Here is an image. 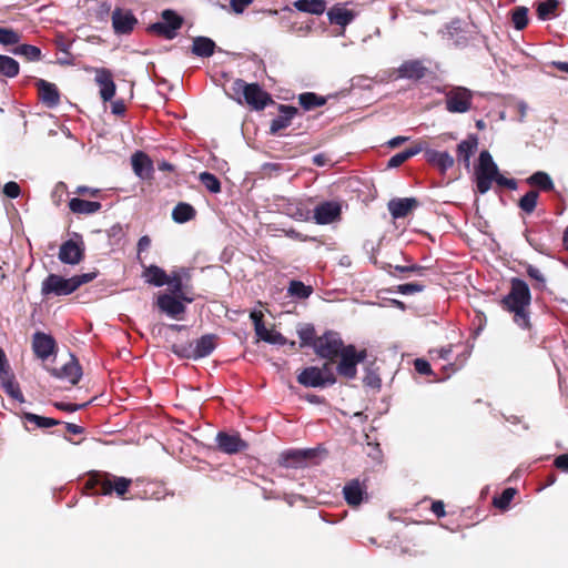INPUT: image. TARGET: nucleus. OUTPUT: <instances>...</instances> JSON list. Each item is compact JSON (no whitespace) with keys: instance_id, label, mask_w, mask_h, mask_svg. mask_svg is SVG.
<instances>
[{"instance_id":"338daca9","label":"nucleus","mask_w":568,"mask_h":568,"mask_svg":"<svg viewBox=\"0 0 568 568\" xmlns=\"http://www.w3.org/2000/svg\"><path fill=\"white\" fill-rule=\"evenodd\" d=\"M527 274L529 275V277H531L532 280H536L540 283H545V276L544 274L540 272L539 268L532 266V265H528L527 267Z\"/></svg>"},{"instance_id":"39448f33","label":"nucleus","mask_w":568,"mask_h":568,"mask_svg":"<svg viewBox=\"0 0 568 568\" xmlns=\"http://www.w3.org/2000/svg\"><path fill=\"white\" fill-rule=\"evenodd\" d=\"M449 113H467L473 108L474 92L465 87H447L442 91Z\"/></svg>"},{"instance_id":"774afa93","label":"nucleus","mask_w":568,"mask_h":568,"mask_svg":"<svg viewBox=\"0 0 568 568\" xmlns=\"http://www.w3.org/2000/svg\"><path fill=\"white\" fill-rule=\"evenodd\" d=\"M432 511L438 517L442 518L446 515L444 503L440 500L434 501L432 504Z\"/></svg>"},{"instance_id":"de8ad7c7","label":"nucleus","mask_w":568,"mask_h":568,"mask_svg":"<svg viewBox=\"0 0 568 568\" xmlns=\"http://www.w3.org/2000/svg\"><path fill=\"white\" fill-rule=\"evenodd\" d=\"M14 54L23 55L29 61H38L41 58V50L31 44H21L13 50Z\"/></svg>"},{"instance_id":"69168bd1","label":"nucleus","mask_w":568,"mask_h":568,"mask_svg":"<svg viewBox=\"0 0 568 568\" xmlns=\"http://www.w3.org/2000/svg\"><path fill=\"white\" fill-rule=\"evenodd\" d=\"M554 464L561 471L568 473V454L557 456Z\"/></svg>"},{"instance_id":"473e14b6","label":"nucleus","mask_w":568,"mask_h":568,"mask_svg":"<svg viewBox=\"0 0 568 568\" xmlns=\"http://www.w3.org/2000/svg\"><path fill=\"white\" fill-rule=\"evenodd\" d=\"M256 336L268 343L274 345H284L286 344V338L276 331L267 329L264 325V323H256Z\"/></svg>"},{"instance_id":"f8f14e48","label":"nucleus","mask_w":568,"mask_h":568,"mask_svg":"<svg viewBox=\"0 0 568 568\" xmlns=\"http://www.w3.org/2000/svg\"><path fill=\"white\" fill-rule=\"evenodd\" d=\"M138 19L126 9L116 8L112 12V27L115 34H128L132 32Z\"/></svg>"},{"instance_id":"ddd939ff","label":"nucleus","mask_w":568,"mask_h":568,"mask_svg":"<svg viewBox=\"0 0 568 568\" xmlns=\"http://www.w3.org/2000/svg\"><path fill=\"white\" fill-rule=\"evenodd\" d=\"M94 81L100 88V97L104 102L111 101L115 94V83L112 72L105 68L93 69Z\"/></svg>"},{"instance_id":"20e7f679","label":"nucleus","mask_w":568,"mask_h":568,"mask_svg":"<svg viewBox=\"0 0 568 568\" xmlns=\"http://www.w3.org/2000/svg\"><path fill=\"white\" fill-rule=\"evenodd\" d=\"M498 172V166L494 162L491 154L486 150L481 151L475 170L476 187L480 194H485L490 190Z\"/></svg>"},{"instance_id":"bb28decb","label":"nucleus","mask_w":568,"mask_h":568,"mask_svg":"<svg viewBox=\"0 0 568 568\" xmlns=\"http://www.w3.org/2000/svg\"><path fill=\"white\" fill-rule=\"evenodd\" d=\"M327 18L331 23L345 28L355 19V13L343 4H336L327 11Z\"/></svg>"},{"instance_id":"bf43d9fd","label":"nucleus","mask_w":568,"mask_h":568,"mask_svg":"<svg viewBox=\"0 0 568 568\" xmlns=\"http://www.w3.org/2000/svg\"><path fill=\"white\" fill-rule=\"evenodd\" d=\"M252 2L253 0H230V6L235 13L241 14Z\"/></svg>"},{"instance_id":"5701e85b","label":"nucleus","mask_w":568,"mask_h":568,"mask_svg":"<svg viewBox=\"0 0 568 568\" xmlns=\"http://www.w3.org/2000/svg\"><path fill=\"white\" fill-rule=\"evenodd\" d=\"M388 211L394 219H402L417 206L414 197L393 199L387 204Z\"/></svg>"},{"instance_id":"2eb2a0df","label":"nucleus","mask_w":568,"mask_h":568,"mask_svg":"<svg viewBox=\"0 0 568 568\" xmlns=\"http://www.w3.org/2000/svg\"><path fill=\"white\" fill-rule=\"evenodd\" d=\"M217 448L229 455L236 454L244 450L247 444L239 436L220 432L216 435Z\"/></svg>"},{"instance_id":"864d4df0","label":"nucleus","mask_w":568,"mask_h":568,"mask_svg":"<svg viewBox=\"0 0 568 568\" xmlns=\"http://www.w3.org/2000/svg\"><path fill=\"white\" fill-rule=\"evenodd\" d=\"M286 213L296 221H306L310 219V211L298 206L290 205Z\"/></svg>"},{"instance_id":"c85d7f7f","label":"nucleus","mask_w":568,"mask_h":568,"mask_svg":"<svg viewBox=\"0 0 568 568\" xmlns=\"http://www.w3.org/2000/svg\"><path fill=\"white\" fill-rule=\"evenodd\" d=\"M216 44L207 37H195L192 44V53L200 58H210L214 54Z\"/></svg>"},{"instance_id":"8fccbe9b","label":"nucleus","mask_w":568,"mask_h":568,"mask_svg":"<svg viewBox=\"0 0 568 568\" xmlns=\"http://www.w3.org/2000/svg\"><path fill=\"white\" fill-rule=\"evenodd\" d=\"M557 0H546L537 7V14L540 20H548L558 7Z\"/></svg>"},{"instance_id":"6ab92c4d","label":"nucleus","mask_w":568,"mask_h":568,"mask_svg":"<svg viewBox=\"0 0 568 568\" xmlns=\"http://www.w3.org/2000/svg\"><path fill=\"white\" fill-rule=\"evenodd\" d=\"M426 72L427 68L419 60L405 61L397 70L398 78L408 80H420Z\"/></svg>"},{"instance_id":"9b49d317","label":"nucleus","mask_w":568,"mask_h":568,"mask_svg":"<svg viewBox=\"0 0 568 568\" xmlns=\"http://www.w3.org/2000/svg\"><path fill=\"white\" fill-rule=\"evenodd\" d=\"M440 32L443 38L452 41L455 47L464 48L469 42L468 31L464 28L460 19H453Z\"/></svg>"},{"instance_id":"a18cd8bd","label":"nucleus","mask_w":568,"mask_h":568,"mask_svg":"<svg viewBox=\"0 0 568 568\" xmlns=\"http://www.w3.org/2000/svg\"><path fill=\"white\" fill-rule=\"evenodd\" d=\"M538 196L537 191H528L518 202L520 210L527 214L532 213L537 206Z\"/></svg>"},{"instance_id":"f704fd0d","label":"nucleus","mask_w":568,"mask_h":568,"mask_svg":"<svg viewBox=\"0 0 568 568\" xmlns=\"http://www.w3.org/2000/svg\"><path fill=\"white\" fill-rule=\"evenodd\" d=\"M423 150H424V144L423 143H418L415 146H412L409 149H406L405 151L396 153L395 155H393L388 160L387 166L390 168V169L398 168L404 162H406L408 159H410L412 156L418 154Z\"/></svg>"},{"instance_id":"603ef678","label":"nucleus","mask_w":568,"mask_h":568,"mask_svg":"<svg viewBox=\"0 0 568 568\" xmlns=\"http://www.w3.org/2000/svg\"><path fill=\"white\" fill-rule=\"evenodd\" d=\"M20 41L19 34L12 29L0 28V43L3 45L17 44Z\"/></svg>"},{"instance_id":"0e129e2a","label":"nucleus","mask_w":568,"mask_h":568,"mask_svg":"<svg viewBox=\"0 0 568 568\" xmlns=\"http://www.w3.org/2000/svg\"><path fill=\"white\" fill-rule=\"evenodd\" d=\"M172 349H173V353H175L176 355H179L181 357L191 358L192 357L193 345H189V346L174 345L172 347Z\"/></svg>"},{"instance_id":"412c9836","label":"nucleus","mask_w":568,"mask_h":568,"mask_svg":"<svg viewBox=\"0 0 568 568\" xmlns=\"http://www.w3.org/2000/svg\"><path fill=\"white\" fill-rule=\"evenodd\" d=\"M297 382L305 387L323 388L327 384L321 375L320 367L310 366L297 375Z\"/></svg>"},{"instance_id":"3c124183","label":"nucleus","mask_w":568,"mask_h":568,"mask_svg":"<svg viewBox=\"0 0 568 568\" xmlns=\"http://www.w3.org/2000/svg\"><path fill=\"white\" fill-rule=\"evenodd\" d=\"M516 494V489L506 488L501 495L494 499V505L499 509H506Z\"/></svg>"},{"instance_id":"6e6552de","label":"nucleus","mask_w":568,"mask_h":568,"mask_svg":"<svg viewBox=\"0 0 568 568\" xmlns=\"http://www.w3.org/2000/svg\"><path fill=\"white\" fill-rule=\"evenodd\" d=\"M182 24L183 18L175 11L166 9L161 14V21L153 23L150 30L168 40H172L178 36V30L181 29Z\"/></svg>"},{"instance_id":"0eeeda50","label":"nucleus","mask_w":568,"mask_h":568,"mask_svg":"<svg viewBox=\"0 0 568 568\" xmlns=\"http://www.w3.org/2000/svg\"><path fill=\"white\" fill-rule=\"evenodd\" d=\"M346 347L339 333L327 331L322 336L316 338L314 343V352L322 358L334 359L338 357L339 353Z\"/></svg>"},{"instance_id":"c03bdc74","label":"nucleus","mask_w":568,"mask_h":568,"mask_svg":"<svg viewBox=\"0 0 568 568\" xmlns=\"http://www.w3.org/2000/svg\"><path fill=\"white\" fill-rule=\"evenodd\" d=\"M2 382V386L8 395L13 397L14 399L23 403L24 397L18 386V384L14 383L13 377L8 374V376L0 377Z\"/></svg>"},{"instance_id":"e2e57ef3","label":"nucleus","mask_w":568,"mask_h":568,"mask_svg":"<svg viewBox=\"0 0 568 568\" xmlns=\"http://www.w3.org/2000/svg\"><path fill=\"white\" fill-rule=\"evenodd\" d=\"M494 182H496L500 186L508 187L509 190H515L517 187V182L514 179H507L504 175L499 174L496 179H494Z\"/></svg>"},{"instance_id":"79ce46f5","label":"nucleus","mask_w":568,"mask_h":568,"mask_svg":"<svg viewBox=\"0 0 568 568\" xmlns=\"http://www.w3.org/2000/svg\"><path fill=\"white\" fill-rule=\"evenodd\" d=\"M23 419L27 423L34 424V426L38 427V428H49V427H52V426H55V425L60 424V422L54 419V418L39 416L37 414H33V413H24L23 414Z\"/></svg>"},{"instance_id":"72a5a7b5","label":"nucleus","mask_w":568,"mask_h":568,"mask_svg":"<svg viewBox=\"0 0 568 568\" xmlns=\"http://www.w3.org/2000/svg\"><path fill=\"white\" fill-rule=\"evenodd\" d=\"M142 276L146 283L154 286H163L168 282L166 273L156 265L145 267Z\"/></svg>"},{"instance_id":"c9c22d12","label":"nucleus","mask_w":568,"mask_h":568,"mask_svg":"<svg viewBox=\"0 0 568 568\" xmlns=\"http://www.w3.org/2000/svg\"><path fill=\"white\" fill-rule=\"evenodd\" d=\"M294 7L301 12L322 14L326 9V3L324 0H297L294 2Z\"/></svg>"},{"instance_id":"e433bc0d","label":"nucleus","mask_w":568,"mask_h":568,"mask_svg":"<svg viewBox=\"0 0 568 568\" xmlns=\"http://www.w3.org/2000/svg\"><path fill=\"white\" fill-rule=\"evenodd\" d=\"M527 183L539 187L541 191H552L555 187L550 175L544 171H537L527 179Z\"/></svg>"},{"instance_id":"4468645a","label":"nucleus","mask_w":568,"mask_h":568,"mask_svg":"<svg viewBox=\"0 0 568 568\" xmlns=\"http://www.w3.org/2000/svg\"><path fill=\"white\" fill-rule=\"evenodd\" d=\"M39 100L48 108L52 109L60 103V92L54 83L38 79L36 82Z\"/></svg>"},{"instance_id":"9d476101","label":"nucleus","mask_w":568,"mask_h":568,"mask_svg":"<svg viewBox=\"0 0 568 568\" xmlns=\"http://www.w3.org/2000/svg\"><path fill=\"white\" fill-rule=\"evenodd\" d=\"M78 241L73 239L62 243L59 250V260L64 264L77 265L84 256V243L79 234L74 235Z\"/></svg>"},{"instance_id":"6e6d98bb","label":"nucleus","mask_w":568,"mask_h":568,"mask_svg":"<svg viewBox=\"0 0 568 568\" xmlns=\"http://www.w3.org/2000/svg\"><path fill=\"white\" fill-rule=\"evenodd\" d=\"M95 277H97V273L91 272V273H83V274L74 275L71 278H72L74 290L77 291L81 285L93 281Z\"/></svg>"},{"instance_id":"58836bf2","label":"nucleus","mask_w":568,"mask_h":568,"mask_svg":"<svg viewBox=\"0 0 568 568\" xmlns=\"http://www.w3.org/2000/svg\"><path fill=\"white\" fill-rule=\"evenodd\" d=\"M298 102L305 110L308 111V110H313L317 106L324 105L326 100H325V98L320 97L313 92H305V93L300 94Z\"/></svg>"},{"instance_id":"f03ea898","label":"nucleus","mask_w":568,"mask_h":568,"mask_svg":"<svg viewBox=\"0 0 568 568\" xmlns=\"http://www.w3.org/2000/svg\"><path fill=\"white\" fill-rule=\"evenodd\" d=\"M88 484L97 489V494L104 496L115 494L118 497H123L129 490L132 480L110 473L95 471L90 476Z\"/></svg>"},{"instance_id":"423d86ee","label":"nucleus","mask_w":568,"mask_h":568,"mask_svg":"<svg viewBox=\"0 0 568 568\" xmlns=\"http://www.w3.org/2000/svg\"><path fill=\"white\" fill-rule=\"evenodd\" d=\"M339 363L336 367L337 373L348 379H354L357 374V364L365 361L367 357L366 349L357 351L352 344L339 353Z\"/></svg>"},{"instance_id":"7ed1b4c3","label":"nucleus","mask_w":568,"mask_h":568,"mask_svg":"<svg viewBox=\"0 0 568 568\" xmlns=\"http://www.w3.org/2000/svg\"><path fill=\"white\" fill-rule=\"evenodd\" d=\"M233 98L237 102L244 101L255 110H263L270 101V95L256 83H246L242 79H236L232 84Z\"/></svg>"},{"instance_id":"5fc2aeb1","label":"nucleus","mask_w":568,"mask_h":568,"mask_svg":"<svg viewBox=\"0 0 568 568\" xmlns=\"http://www.w3.org/2000/svg\"><path fill=\"white\" fill-rule=\"evenodd\" d=\"M321 375L325 379L327 386H332L336 383V377L333 372V367L331 363H325L322 367H320Z\"/></svg>"},{"instance_id":"aec40b11","label":"nucleus","mask_w":568,"mask_h":568,"mask_svg":"<svg viewBox=\"0 0 568 568\" xmlns=\"http://www.w3.org/2000/svg\"><path fill=\"white\" fill-rule=\"evenodd\" d=\"M133 172L142 180L150 179L153 173V163L151 159L142 151H136L131 156Z\"/></svg>"},{"instance_id":"a211bd4d","label":"nucleus","mask_w":568,"mask_h":568,"mask_svg":"<svg viewBox=\"0 0 568 568\" xmlns=\"http://www.w3.org/2000/svg\"><path fill=\"white\" fill-rule=\"evenodd\" d=\"M50 373L54 377L59 379H65L72 385L78 384L82 376V369L79 363L73 357H71V359L68 363H65L61 368L50 369Z\"/></svg>"},{"instance_id":"4d7b16f0","label":"nucleus","mask_w":568,"mask_h":568,"mask_svg":"<svg viewBox=\"0 0 568 568\" xmlns=\"http://www.w3.org/2000/svg\"><path fill=\"white\" fill-rule=\"evenodd\" d=\"M424 290V285L419 283H405L398 285V292L403 295H410L414 293L422 292Z\"/></svg>"},{"instance_id":"f3484780","label":"nucleus","mask_w":568,"mask_h":568,"mask_svg":"<svg viewBox=\"0 0 568 568\" xmlns=\"http://www.w3.org/2000/svg\"><path fill=\"white\" fill-rule=\"evenodd\" d=\"M341 214V206L336 202H324L314 210V220L317 224H329Z\"/></svg>"},{"instance_id":"4be33fe9","label":"nucleus","mask_w":568,"mask_h":568,"mask_svg":"<svg viewBox=\"0 0 568 568\" xmlns=\"http://www.w3.org/2000/svg\"><path fill=\"white\" fill-rule=\"evenodd\" d=\"M423 151H425L427 162L437 166L442 173H445L448 169L453 168L455 163L454 158L446 151L439 152L425 146Z\"/></svg>"},{"instance_id":"b1692460","label":"nucleus","mask_w":568,"mask_h":568,"mask_svg":"<svg viewBox=\"0 0 568 568\" xmlns=\"http://www.w3.org/2000/svg\"><path fill=\"white\" fill-rule=\"evenodd\" d=\"M296 113L297 109L295 106L284 104L280 105V114L272 120L270 125L271 133L275 134L287 128Z\"/></svg>"},{"instance_id":"2f4dec72","label":"nucleus","mask_w":568,"mask_h":568,"mask_svg":"<svg viewBox=\"0 0 568 568\" xmlns=\"http://www.w3.org/2000/svg\"><path fill=\"white\" fill-rule=\"evenodd\" d=\"M69 209L75 214H94L101 209L100 202L87 201L73 197L69 202Z\"/></svg>"},{"instance_id":"f257e3e1","label":"nucleus","mask_w":568,"mask_h":568,"mask_svg":"<svg viewBox=\"0 0 568 568\" xmlns=\"http://www.w3.org/2000/svg\"><path fill=\"white\" fill-rule=\"evenodd\" d=\"M531 301L530 290L527 283L520 278L514 277L509 293L504 296L501 304L504 308L514 313V322L521 328L529 327V316L526 308Z\"/></svg>"},{"instance_id":"13d9d810","label":"nucleus","mask_w":568,"mask_h":568,"mask_svg":"<svg viewBox=\"0 0 568 568\" xmlns=\"http://www.w3.org/2000/svg\"><path fill=\"white\" fill-rule=\"evenodd\" d=\"M3 193L10 199H17L20 195L21 190L17 182L10 181L4 184Z\"/></svg>"},{"instance_id":"393cba45","label":"nucleus","mask_w":568,"mask_h":568,"mask_svg":"<svg viewBox=\"0 0 568 568\" xmlns=\"http://www.w3.org/2000/svg\"><path fill=\"white\" fill-rule=\"evenodd\" d=\"M158 306L166 315L174 318L185 311L184 304L170 294L160 295L158 297Z\"/></svg>"},{"instance_id":"dca6fc26","label":"nucleus","mask_w":568,"mask_h":568,"mask_svg":"<svg viewBox=\"0 0 568 568\" xmlns=\"http://www.w3.org/2000/svg\"><path fill=\"white\" fill-rule=\"evenodd\" d=\"M32 348L34 354L44 361L49 358L54 352L55 341L52 336L45 333L37 332L32 338Z\"/></svg>"},{"instance_id":"a19ab883","label":"nucleus","mask_w":568,"mask_h":568,"mask_svg":"<svg viewBox=\"0 0 568 568\" xmlns=\"http://www.w3.org/2000/svg\"><path fill=\"white\" fill-rule=\"evenodd\" d=\"M313 290L311 286L305 285L301 281H291L287 293L292 297H296L300 300L307 298L312 294Z\"/></svg>"},{"instance_id":"ea45409f","label":"nucleus","mask_w":568,"mask_h":568,"mask_svg":"<svg viewBox=\"0 0 568 568\" xmlns=\"http://www.w3.org/2000/svg\"><path fill=\"white\" fill-rule=\"evenodd\" d=\"M0 73L8 77L14 78L19 73V63L17 60L9 55L0 54Z\"/></svg>"},{"instance_id":"c756f323","label":"nucleus","mask_w":568,"mask_h":568,"mask_svg":"<svg viewBox=\"0 0 568 568\" xmlns=\"http://www.w3.org/2000/svg\"><path fill=\"white\" fill-rule=\"evenodd\" d=\"M343 494L349 506H358L363 500L364 489L357 479H353L344 486Z\"/></svg>"},{"instance_id":"680f3d73","label":"nucleus","mask_w":568,"mask_h":568,"mask_svg":"<svg viewBox=\"0 0 568 568\" xmlns=\"http://www.w3.org/2000/svg\"><path fill=\"white\" fill-rule=\"evenodd\" d=\"M88 404L84 403V404H71V403H62V402H58L54 404V406L60 409V410H64V412H77L83 407H85Z\"/></svg>"},{"instance_id":"7c9ffc66","label":"nucleus","mask_w":568,"mask_h":568,"mask_svg":"<svg viewBox=\"0 0 568 568\" xmlns=\"http://www.w3.org/2000/svg\"><path fill=\"white\" fill-rule=\"evenodd\" d=\"M313 456L314 454L312 450L293 449L283 453L282 460L285 467H300L305 460Z\"/></svg>"},{"instance_id":"4c0bfd02","label":"nucleus","mask_w":568,"mask_h":568,"mask_svg":"<svg viewBox=\"0 0 568 568\" xmlns=\"http://www.w3.org/2000/svg\"><path fill=\"white\" fill-rule=\"evenodd\" d=\"M195 214L196 212L191 204L181 202L173 209L172 219L176 223H186L194 219Z\"/></svg>"},{"instance_id":"37998d69","label":"nucleus","mask_w":568,"mask_h":568,"mask_svg":"<svg viewBox=\"0 0 568 568\" xmlns=\"http://www.w3.org/2000/svg\"><path fill=\"white\" fill-rule=\"evenodd\" d=\"M298 337L301 339V347L312 346L314 348V343L316 342L315 328L311 324H306L301 326L297 329Z\"/></svg>"},{"instance_id":"a878e982","label":"nucleus","mask_w":568,"mask_h":568,"mask_svg":"<svg viewBox=\"0 0 568 568\" xmlns=\"http://www.w3.org/2000/svg\"><path fill=\"white\" fill-rule=\"evenodd\" d=\"M478 148V139L475 134H470L457 145V159L463 162L466 168L470 165V158Z\"/></svg>"},{"instance_id":"49530a36","label":"nucleus","mask_w":568,"mask_h":568,"mask_svg":"<svg viewBox=\"0 0 568 568\" xmlns=\"http://www.w3.org/2000/svg\"><path fill=\"white\" fill-rule=\"evenodd\" d=\"M199 180L211 193H219L221 191V182L214 174L202 172L199 175Z\"/></svg>"},{"instance_id":"cd10ccee","label":"nucleus","mask_w":568,"mask_h":568,"mask_svg":"<svg viewBox=\"0 0 568 568\" xmlns=\"http://www.w3.org/2000/svg\"><path fill=\"white\" fill-rule=\"evenodd\" d=\"M215 338V335L206 334L196 339L192 349V358L209 356L216 347Z\"/></svg>"},{"instance_id":"09e8293b","label":"nucleus","mask_w":568,"mask_h":568,"mask_svg":"<svg viewBox=\"0 0 568 568\" xmlns=\"http://www.w3.org/2000/svg\"><path fill=\"white\" fill-rule=\"evenodd\" d=\"M511 21L516 30H523L528 24V9L526 7H517L513 11Z\"/></svg>"},{"instance_id":"052dcab7","label":"nucleus","mask_w":568,"mask_h":568,"mask_svg":"<svg viewBox=\"0 0 568 568\" xmlns=\"http://www.w3.org/2000/svg\"><path fill=\"white\" fill-rule=\"evenodd\" d=\"M414 367L416 372H418L422 375H428L432 373L430 364L422 358L415 359Z\"/></svg>"},{"instance_id":"1a4fd4ad","label":"nucleus","mask_w":568,"mask_h":568,"mask_svg":"<svg viewBox=\"0 0 568 568\" xmlns=\"http://www.w3.org/2000/svg\"><path fill=\"white\" fill-rule=\"evenodd\" d=\"M75 292L72 278H64L57 274L48 275L42 282L41 293L44 296L55 295L64 296Z\"/></svg>"}]
</instances>
